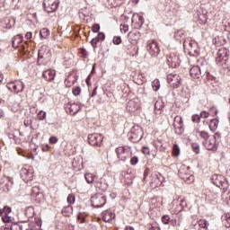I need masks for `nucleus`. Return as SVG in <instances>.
Wrapping results in <instances>:
<instances>
[{"label": "nucleus", "mask_w": 230, "mask_h": 230, "mask_svg": "<svg viewBox=\"0 0 230 230\" xmlns=\"http://www.w3.org/2000/svg\"><path fill=\"white\" fill-rule=\"evenodd\" d=\"M60 1L58 0H44L43 8L48 13H53L56 10H58Z\"/></svg>", "instance_id": "nucleus-7"}, {"label": "nucleus", "mask_w": 230, "mask_h": 230, "mask_svg": "<svg viewBox=\"0 0 230 230\" xmlns=\"http://www.w3.org/2000/svg\"><path fill=\"white\" fill-rule=\"evenodd\" d=\"M120 31H121V33H127V31H128V24L121 23L120 24Z\"/></svg>", "instance_id": "nucleus-48"}, {"label": "nucleus", "mask_w": 230, "mask_h": 230, "mask_svg": "<svg viewBox=\"0 0 230 230\" xmlns=\"http://www.w3.org/2000/svg\"><path fill=\"white\" fill-rule=\"evenodd\" d=\"M143 138V128L139 126H133L128 133V139L131 143H139Z\"/></svg>", "instance_id": "nucleus-2"}, {"label": "nucleus", "mask_w": 230, "mask_h": 230, "mask_svg": "<svg viewBox=\"0 0 230 230\" xmlns=\"http://www.w3.org/2000/svg\"><path fill=\"white\" fill-rule=\"evenodd\" d=\"M92 31L93 33H98L100 31V24L98 23L93 24L92 27Z\"/></svg>", "instance_id": "nucleus-59"}, {"label": "nucleus", "mask_w": 230, "mask_h": 230, "mask_svg": "<svg viewBox=\"0 0 230 230\" xmlns=\"http://www.w3.org/2000/svg\"><path fill=\"white\" fill-rule=\"evenodd\" d=\"M163 109H164V103L162 101H156L155 103V113L156 116L163 114Z\"/></svg>", "instance_id": "nucleus-29"}, {"label": "nucleus", "mask_w": 230, "mask_h": 230, "mask_svg": "<svg viewBox=\"0 0 230 230\" xmlns=\"http://www.w3.org/2000/svg\"><path fill=\"white\" fill-rule=\"evenodd\" d=\"M57 76V70L49 68L42 73V78L46 80V82H54L55 77Z\"/></svg>", "instance_id": "nucleus-20"}, {"label": "nucleus", "mask_w": 230, "mask_h": 230, "mask_svg": "<svg viewBox=\"0 0 230 230\" xmlns=\"http://www.w3.org/2000/svg\"><path fill=\"white\" fill-rule=\"evenodd\" d=\"M118 159L120 161H127L132 157V150L128 146H119L116 148Z\"/></svg>", "instance_id": "nucleus-4"}, {"label": "nucleus", "mask_w": 230, "mask_h": 230, "mask_svg": "<svg viewBox=\"0 0 230 230\" xmlns=\"http://www.w3.org/2000/svg\"><path fill=\"white\" fill-rule=\"evenodd\" d=\"M56 143H58V138H57V137H49V144L50 145H56Z\"/></svg>", "instance_id": "nucleus-62"}, {"label": "nucleus", "mask_w": 230, "mask_h": 230, "mask_svg": "<svg viewBox=\"0 0 230 230\" xmlns=\"http://www.w3.org/2000/svg\"><path fill=\"white\" fill-rule=\"evenodd\" d=\"M21 177L24 181V182H30V181H33V169L31 167L22 168Z\"/></svg>", "instance_id": "nucleus-18"}, {"label": "nucleus", "mask_w": 230, "mask_h": 230, "mask_svg": "<svg viewBox=\"0 0 230 230\" xmlns=\"http://www.w3.org/2000/svg\"><path fill=\"white\" fill-rule=\"evenodd\" d=\"M221 199L225 204L230 206V191H224L221 195Z\"/></svg>", "instance_id": "nucleus-35"}, {"label": "nucleus", "mask_w": 230, "mask_h": 230, "mask_svg": "<svg viewBox=\"0 0 230 230\" xmlns=\"http://www.w3.org/2000/svg\"><path fill=\"white\" fill-rule=\"evenodd\" d=\"M78 53H79L81 58H87V57H89V53L87 52V50L85 49H79Z\"/></svg>", "instance_id": "nucleus-46"}, {"label": "nucleus", "mask_w": 230, "mask_h": 230, "mask_svg": "<svg viewBox=\"0 0 230 230\" xmlns=\"http://www.w3.org/2000/svg\"><path fill=\"white\" fill-rule=\"evenodd\" d=\"M7 89L11 91V93L19 94V93H22V91H24V84L19 80L10 82L7 84Z\"/></svg>", "instance_id": "nucleus-11"}, {"label": "nucleus", "mask_w": 230, "mask_h": 230, "mask_svg": "<svg viewBox=\"0 0 230 230\" xmlns=\"http://www.w3.org/2000/svg\"><path fill=\"white\" fill-rule=\"evenodd\" d=\"M131 21L137 24L138 28L145 24V18L139 14H133Z\"/></svg>", "instance_id": "nucleus-30"}, {"label": "nucleus", "mask_w": 230, "mask_h": 230, "mask_svg": "<svg viewBox=\"0 0 230 230\" xmlns=\"http://www.w3.org/2000/svg\"><path fill=\"white\" fill-rule=\"evenodd\" d=\"M93 208H103L107 202V198L103 194H96L91 198Z\"/></svg>", "instance_id": "nucleus-10"}, {"label": "nucleus", "mask_w": 230, "mask_h": 230, "mask_svg": "<svg viewBox=\"0 0 230 230\" xmlns=\"http://www.w3.org/2000/svg\"><path fill=\"white\" fill-rule=\"evenodd\" d=\"M227 58H229V50L224 47L219 49L217 51V57L216 58L217 64L223 66V64L227 62Z\"/></svg>", "instance_id": "nucleus-9"}, {"label": "nucleus", "mask_w": 230, "mask_h": 230, "mask_svg": "<svg viewBox=\"0 0 230 230\" xmlns=\"http://www.w3.org/2000/svg\"><path fill=\"white\" fill-rule=\"evenodd\" d=\"M199 21H200V24H206L208 22V13H200L199 15Z\"/></svg>", "instance_id": "nucleus-44"}, {"label": "nucleus", "mask_w": 230, "mask_h": 230, "mask_svg": "<svg viewBox=\"0 0 230 230\" xmlns=\"http://www.w3.org/2000/svg\"><path fill=\"white\" fill-rule=\"evenodd\" d=\"M99 42L102 40H105V33L103 32H99L97 37L95 38Z\"/></svg>", "instance_id": "nucleus-56"}, {"label": "nucleus", "mask_w": 230, "mask_h": 230, "mask_svg": "<svg viewBox=\"0 0 230 230\" xmlns=\"http://www.w3.org/2000/svg\"><path fill=\"white\" fill-rule=\"evenodd\" d=\"M194 134L198 139H203L204 141L209 139L210 137L209 133H208V131L200 130L199 128H196L194 130Z\"/></svg>", "instance_id": "nucleus-27"}, {"label": "nucleus", "mask_w": 230, "mask_h": 230, "mask_svg": "<svg viewBox=\"0 0 230 230\" xmlns=\"http://www.w3.org/2000/svg\"><path fill=\"white\" fill-rule=\"evenodd\" d=\"M190 75L191 78L199 79L200 78V66H194L190 69Z\"/></svg>", "instance_id": "nucleus-28"}, {"label": "nucleus", "mask_w": 230, "mask_h": 230, "mask_svg": "<svg viewBox=\"0 0 230 230\" xmlns=\"http://www.w3.org/2000/svg\"><path fill=\"white\" fill-rule=\"evenodd\" d=\"M199 226L201 229L208 230V227H209V223L206 219H200L199 221Z\"/></svg>", "instance_id": "nucleus-41"}, {"label": "nucleus", "mask_w": 230, "mask_h": 230, "mask_svg": "<svg viewBox=\"0 0 230 230\" xmlns=\"http://www.w3.org/2000/svg\"><path fill=\"white\" fill-rule=\"evenodd\" d=\"M10 213H12V208L9 206H4L3 208H0V217H2V222H4V224H10L12 222Z\"/></svg>", "instance_id": "nucleus-14"}, {"label": "nucleus", "mask_w": 230, "mask_h": 230, "mask_svg": "<svg viewBox=\"0 0 230 230\" xmlns=\"http://www.w3.org/2000/svg\"><path fill=\"white\" fill-rule=\"evenodd\" d=\"M67 202L68 204H75V194H69L68 197H67Z\"/></svg>", "instance_id": "nucleus-51"}, {"label": "nucleus", "mask_w": 230, "mask_h": 230, "mask_svg": "<svg viewBox=\"0 0 230 230\" xmlns=\"http://www.w3.org/2000/svg\"><path fill=\"white\" fill-rule=\"evenodd\" d=\"M72 93L74 96H80V93H82V88H80V86H75L73 88Z\"/></svg>", "instance_id": "nucleus-47"}, {"label": "nucleus", "mask_w": 230, "mask_h": 230, "mask_svg": "<svg viewBox=\"0 0 230 230\" xmlns=\"http://www.w3.org/2000/svg\"><path fill=\"white\" fill-rule=\"evenodd\" d=\"M40 36L41 39H48L49 37V30L43 28L40 31Z\"/></svg>", "instance_id": "nucleus-42"}, {"label": "nucleus", "mask_w": 230, "mask_h": 230, "mask_svg": "<svg viewBox=\"0 0 230 230\" xmlns=\"http://www.w3.org/2000/svg\"><path fill=\"white\" fill-rule=\"evenodd\" d=\"M13 48L15 49H19L20 53L22 55H26L28 53V42L27 41H22V35L17 34L13 38Z\"/></svg>", "instance_id": "nucleus-1"}, {"label": "nucleus", "mask_w": 230, "mask_h": 230, "mask_svg": "<svg viewBox=\"0 0 230 230\" xmlns=\"http://www.w3.org/2000/svg\"><path fill=\"white\" fill-rule=\"evenodd\" d=\"M149 184L153 190H155V188H159V186L163 185V180L159 174L152 173Z\"/></svg>", "instance_id": "nucleus-19"}, {"label": "nucleus", "mask_w": 230, "mask_h": 230, "mask_svg": "<svg viewBox=\"0 0 230 230\" xmlns=\"http://www.w3.org/2000/svg\"><path fill=\"white\" fill-rule=\"evenodd\" d=\"M172 155V157H179V155H181V147H179V145L177 144L173 145Z\"/></svg>", "instance_id": "nucleus-39"}, {"label": "nucleus", "mask_w": 230, "mask_h": 230, "mask_svg": "<svg viewBox=\"0 0 230 230\" xmlns=\"http://www.w3.org/2000/svg\"><path fill=\"white\" fill-rule=\"evenodd\" d=\"M142 154H144V155H150V147L143 146L142 147Z\"/></svg>", "instance_id": "nucleus-58"}, {"label": "nucleus", "mask_w": 230, "mask_h": 230, "mask_svg": "<svg viewBox=\"0 0 230 230\" xmlns=\"http://www.w3.org/2000/svg\"><path fill=\"white\" fill-rule=\"evenodd\" d=\"M77 222H79V224H84L85 222V217L84 216V214L79 213L77 215Z\"/></svg>", "instance_id": "nucleus-50"}, {"label": "nucleus", "mask_w": 230, "mask_h": 230, "mask_svg": "<svg viewBox=\"0 0 230 230\" xmlns=\"http://www.w3.org/2000/svg\"><path fill=\"white\" fill-rule=\"evenodd\" d=\"M203 145L207 150L215 152L218 149V145H217V137L215 136L209 137L206 141H203Z\"/></svg>", "instance_id": "nucleus-15"}, {"label": "nucleus", "mask_w": 230, "mask_h": 230, "mask_svg": "<svg viewBox=\"0 0 230 230\" xmlns=\"http://www.w3.org/2000/svg\"><path fill=\"white\" fill-rule=\"evenodd\" d=\"M199 118H203V119L209 118V112L206 111H201L199 114Z\"/></svg>", "instance_id": "nucleus-63"}, {"label": "nucleus", "mask_w": 230, "mask_h": 230, "mask_svg": "<svg viewBox=\"0 0 230 230\" xmlns=\"http://www.w3.org/2000/svg\"><path fill=\"white\" fill-rule=\"evenodd\" d=\"M192 150L195 152V154H199L200 152V146L197 143L192 144Z\"/></svg>", "instance_id": "nucleus-52"}, {"label": "nucleus", "mask_w": 230, "mask_h": 230, "mask_svg": "<svg viewBox=\"0 0 230 230\" xmlns=\"http://www.w3.org/2000/svg\"><path fill=\"white\" fill-rule=\"evenodd\" d=\"M88 143L92 146H102L103 145V136L98 133L88 135Z\"/></svg>", "instance_id": "nucleus-8"}, {"label": "nucleus", "mask_w": 230, "mask_h": 230, "mask_svg": "<svg viewBox=\"0 0 230 230\" xmlns=\"http://www.w3.org/2000/svg\"><path fill=\"white\" fill-rule=\"evenodd\" d=\"M113 44L119 46V44H121V37L119 36H115L113 38Z\"/></svg>", "instance_id": "nucleus-61"}, {"label": "nucleus", "mask_w": 230, "mask_h": 230, "mask_svg": "<svg viewBox=\"0 0 230 230\" xmlns=\"http://www.w3.org/2000/svg\"><path fill=\"white\" fill-rule=\"evenodd\" d=\"M167 64L173 68L181 66V57L176 50H172L167 55Z\"/></svg>", "instance_id": "nucleus-5"}, {"label": "nucleus", "mask_w": 230, "mask_h": 230, "mask_svg": "<svg viewBox=\"0 0 230 230\" xmlns=\"http://www.w3.org/2000/svg\"><path fill=\"white\" fill-rule=\"evenodd\" d=\"M78 80V74L75 70H72L66 78L65 79V85L66 87H73L76 81Z\"/></svg>", "instance_id": "nucleus-16"}, {"label": "nucleus", "mask_w": 230, "mask_h": 230, "mask_svg": "<svg viewBox=\"0 0 230 230\" xmlns=\"http://www.w3.org/2000/svg\"><path fill=\"white\" fill-rule=\"evenodd\" d=\"M65 109L71 116H75V114L82 110V106L78 103H68L66 105Z\"/></svg>", "instance_id": "nucleus-21"}, {"label": "nucleus", "mask_w": 230, "mask_h": 230, "mask_svg": "<svg viewBox=\"0 0 230 230\" xmlns=\"http://www.w3.org/2000/svg\"><path fill=\"white\" fill-rule=\"evenodd\" d=\"M212 42L215 46L220 47L222 44H224V40H222V38L219 36H216L213 40Z\"/></svg>", "instance_id": "nucleus-43"}, {"label": "nucleus", "mask_w": 230, "mask_h": 230, "mask_svg": "<svg viewBox=\"0 0 230 230\" xmlns=\"http://www.w3.org/2000/svg\"><path fill=\"white\" fill-rule=\"evenodd\" d=\"M186 206H188L186 204V199H181L180 200V204L176 205V208H174L173 213H181V211H182V209H184V208H186Z\"/></svg>", "instance_id": "nucleus-32"}, {"label": "nucleus", "mask_w": 230, "mask_h": 230, "mask_svg": "<svg viewBox=\"0 0 230 230\" xmlns=\"http://www.w3.org/2000/svg\"><path fill=\"white\" fill-rule=\"evenodd\" d=\"M167 82L172 89H179L182 85V78L179 74H169L167 75Z\"/></svg>", "instance_id": "nucleus-6"}, {"label": "nucleus", "mask_w": 230, "mask_h": 230, "mask_svg": "<svg viewBox=\"0 0 230 230\" xmlns=\"http://www.w3.org/2000/svg\"><path fill=\"white\" fill-rule=\"evenodd\" d=\"M31 195L36 202H40V200H42V193H40V187L39 186L32 187Z\"/></svg>", "instance_id": "nucleus-25"}, {"label": "nucleus", "mask_w": 230, "mask_h": 230, "mask_svg": "<svg viewBox=\"0 0 230 230\" xmlns=\"http://www.w3.org/2000/svg\"><path fill=\"white\" fill-rule=\"evenodd\" d=\"M172 127L174 128L175 134H177L178 136H181V134L184 132V121L182 120V117L177 115L174 118Z\"/></svg>", "instance_id": "nucleus-12"}, {"label": "nucleus", "mask_w": 230, "mask_h": 230, "mask_svg": "<svg viewBox=\"0 0 230 230\" xmlns=\"http://www.w3.org/2000/svg\"><path fill=\"white\" fill-rule=\"evenodd\" d=\"M38 119H40V121L46 119V111H40L38 113Z\"/></svg>", "instance_id": "nucleus-49"}, {"label": "nucleus", "mask_w": 230, "mask_h": 230, "mask_svg": "<svg viewBox=\"0 0 230 230\" xmlns=\"http://www.w3.org/2000/svg\"><path fill=\"white\" fill-rule=\"evenodd\" d=\"M191 119H192L193 123H200V115L194 114V115H192Z\"/></svg>", "instance_id": "nucleus-53"}, {"label": "nucleus", "mask_w": 230, "mask_h": 230, "mask_svg": "<svg viewBox=\"0 0 230 230\" xmlns=\"http://www.w3.org/2000/svg\"><path fill=\"white\" fill-rule=\"evenodd\" d=\"M38 58H46L47 60L51 58V50L47 46H42L39 50Z\"/></svg>", "instance_id": "nucleus-24"}, {"label": "nucleus", "mask_w": 230, "mask_h": 230, "mask_svg": "<svg viewBox=\"0 0 230 230\" xmlns=\"http://www.w3.org/2000/svg\"><path fill=\"white\" fill-rule=\"evenodd\" d=\"M181 179H183V181H185L187 184H191V182L195 181V176L191 174H185V175L181 174Z\"/></svg>", "instance_id": "nucleus-37"}, {"label": "nucleus", "mask_w": 230, "mask_h": 230, "mask_svg": "<svg viewBox=\"0 0 230 230\" xmlns=\"http://www.w3.org/2000/svg\"><path fill=\"white\" fill-rule=\"evenodd\" d=\"M140 107L139 101L137 99H133L128 102L126 109L128 112H136L137 111H139Z\"/></svg>", "instance_id": "nucleus-22"}, {"label": "nucleus", "mask_w": 230, "mask_h": 230, "mask_svg": "<svg viewBox=\"0 0 230 230\" xmlns=\"http://www.w3.org/2000/svg\"><path fill=\"white\" fill-rule=\"evenodd\" d=\"M49 64H51V58H49V59L38 58V66H49Z\"/></svg>", "instance_id": "nucleus-36"}, {"label": "nucleus", "mask_w": 230, "mask_h": 230, "mask_svg": "<svg viewBox=\"0 0 230 230\" xmlns=\"http://www.w3.org/2000/svg\"><path fill=\"white\" fill-rule=\"evenodd\" d=\"M95 190L96 191H99V193H105L107 190H109V184H107V181L102 178H97L94 182Z\"/></svg>", "instance_id": "nucleus-17"}, {"label": "nucleus", "mask_w": 230, "mask_h": 230, "mask_svg": "<svg viewBox=\"0 0 230 230\" xmlns=\"http://www.w3.org/2000/svg\"><path fill=\"white\" fill-rule=\"evenodd\" d=\"M147 51L151 57H157L161 53V49H159V43L155 40L147 41Z\"/></svg>", "instance_id": "nucleus-13"}, {"label": "nucleus", "mask_w": 230, "mask_h": 230, "mask_svg": "<svg viewBox=\"0 0 230 230\" xmlns=\"http://www.w3.org/2000/svg\"><path fill=\"white\" fill-rule=\"evenodd\" d=\"M183 48L189 51L190 57H197L199 55V45L195 40L187 39L183 41Z\"/></svg>", "instance_id": "nucleus-3"}, {"label": "nucleus", "mask_w": 230, "mask_h": 230, "mask_svg": "<svg viewBox=\"0 0 230 230\" xmlns=\"http://www.w3.org/2000/svg\"><path fill=\"white\" fill-rule=\"evenodd\" d=\"M137 163H139V159L137 158V156H133L130 159V164L132 166H136V164H137Z\"/></svg>", "instance_id": "nucleus-57"}, {"label": "nucleus", "mask_w": 230, "mask_h": 230, "mask_svg": "<svg viewBox=\"0 0 230 230\" xmlns=\"http://www.w3.org/2000/svg\"><path fill=\"white\" fill-rule=\"evenodd\" d=\"M128 40L131 44H136L139 39V32L130 31L128 34Z\"/></svg>", "instance_id": "nucleus-31"}, {"label": "nucleus", "mask_w": 230, "mask_h": 230, "mask_svg": "<svg viewBox=\"0 0 230 230\" xmlns=\"http://www.w3.org/2000/svg\"><path fill=\"white\" fill-rule=\"evenodd\" d=\"M208 113H209V116L215 117V116H217V114H218V111H217V108L211 107L209 109V112Z\"/></svg>", "instance_id": "nucleus-55"}, {"label": "nucleus", "mask_w": 230, "mask_h": 230, "mask_svg": "<svg viewBox=\"0 0 230 230\" xmlns=\"http://www.w3.org/2000/svg\"><path fill=\"white\" fill-rule=\"evenodd\" d=\"M212 182L217 188H223L224 184H226V177L222 174H214L212 176Z\"/></svg>", "instance_id": "nucleus-23"}, {"label": "nucleus", "mask_w": 230, "mask_h": 230, "mask_svg": "<svg viewBox=\"0 0 230 230\" xmlns=\"http://www.w3.org/2000/svg\"><path fill=\"white\" fill-rule=\"evenodd\" d=\"M10 230H22V226L19 224H13L11 226Z\"/></svg>", "instance_id": "nucleus-60"}, {"label": "nucleus", "mask_w": 230, "mask_h": 230, "mask_svg": "<svg viewBox=\"0 0 230 230\" xmlns=\"http://www.w3.org/2000/svg\"><path fill=\"white\" fill-rule=\"evenodd\" d=\"M152 87L155 91H159L161 88V83H159V79H155L152 83Z\"/></svg>", "instance_id": "nucleus-45"}, {"label": "nucleus", "mask_w": 230, "mask_h": 230, "mask_svg": "<svg viewBox=\"0 0 230 230\" xmlns=\"http://www.w3.org/2000/svg\"><path fill=\"white\" fill-rule=\"evenodd\" d=\"M162 222H163V224L167 226V224H170V217L168 215L163 216L162 217Z\"/></svg>", "instance_id": "nucleus-54"}, {"label": "nucleus", "mask_w": 230, "mask_h": 230, "mask_svg": "<svg viewBox=\"0 0 230 230\" xmlns=\"http://www.w3.org/2000/svg\"><path fill=\"white\" fill-rule=\"evenodd\" d=\"M98 42H100L96 38H93L91 40V45L93 46V48H98Z\"/></svg>", "instance_id": "nucleus-64"}, {"label": "nucleus", "mask_w": 230, "mask_h": 230, "mask_svg": "<svg viewBox=\"0 0 230 230\" xmlns=\"http://www.w3.org/2000/svg\"><path fill=\"white\" fill-rule=\"evenodd\" d=\"M218 128V119H213L210 120V123H209V129L212 131V132H215V130Z\"/></svg>", "instance_id": "nucleus-40"}, {"label": "nucleus", "mask_w": 230, "mask_h": 230, "mask_svg": "<svg viewBox=\"0 0 230 230\" xmlns=\"http://www.w3.org/2000/svg\"><path fill=\"white\" fill-rule=\"evenodd\" d=\"M102 217L103 222H111V220H114V218L116 217V214H114L112 210L108 209V210H104L102 213Z\"/></svg>", "instance_id": "nucleus-26"}, {"label": "nucleus", "mask_w": 230, "mask_h": 230, "mask_svg": "<svg viewBox=\"0 0 230 230\" xmlns=\"http://www.w3.org/2000/svg\"><path fill=\"white\" fill-rule=\"evenodd\" d=\"M72 214H73V207L71 206L65 207L62 209V215L64 217H71Z\"/></svg>", "instance_id": "nucleus-38"}, {"label": "nucleus", "mask_w": 230, "mask_h": 230, "mask_svg": "<svg viewBox=\"0 0 230 230\" xmlns=\"http://www.w3.org/2000/svg\"><path fill=\"white\" fill-rule=\"evenodd\" d=\"M222 222L223 225L225 226V227H226V229H229L230 227V213H226L225 215L222 216Z\"/></svg>", "instance_id": "nucleus-34"}, {"label": "nucleus", "mask_w": 230, "mask_h": 230, "mask_svg": "<svg viewBox=\"0 0 230 230\" xmlns=\"http://www.w3.org/2000/svg\"><path fill=\"white\" fill-rule=\"evenodd\" d=\"M84 179L88 184H93V182H96V179H98V177L93 173L88 172L84 174Z\"/></svg>", "instance_id": "nucleus-33"}]
</instances>
